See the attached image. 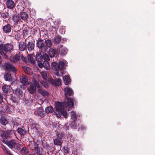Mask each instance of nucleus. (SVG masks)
I'll return each mask as SVG.
<instances>
[{
    "mask_svg": "<svg viewBox=\"0 0 155 155\" xmlns=\"http://www.w3.org/2000/svg\"><path fill=\"white\" fill-rule=\"evenodd\" d=\"M13 46L10 44H0V50L7 52H10L13 49Z\"/></svg>",
    "mask_w": 155,
    "mask_h": 155,
    "instance_id": "423d86ee",
    "label": "nucleus"
},
{
    "mask_svg": "<svg viewBox=\"0 0 155 155\" xmlns=\"http://www.w3.org/2000/svg\"><path fill=\"white\" fill-rule=\"evenodd\" d=\"M22 69L24 71L25 73L31 75L33 74V71L29 67L23 66L22 67Z\"/></svg>",
    "mask_w": 155,
    "mask_h": 155,
    "instance_id": "412c9836",
    "label": "nucleus"
},
{
    "mask_svg": "<svg viewBox=\"0 0 155 155\" xmlns=\"http://www.w3.org/2000/svg\"><path fill=\"white\" fill-rule=\"evenodd\" d=\"M3 99L2 97L0 95V103H1L3 102Z\"/></svg>",
    "mask_w": 155,
    "mask_h": 155,
    "instance_id": "69168bd1",
    "label": "nucleus"
},
{
    "mask_svg": "<svg viewBox=\"0 0 155 155\" xmlns=\"http://www.w3.org/2000/svg\"><path fill=\"white\" fill-rule=\"evenodd\" d=\"M21 145L19 143H16L13 148L15 150H19L21 149Z\"/></svg>",
    "mask_w": 155,
    "mask_h": 155,
    "instance_id": "3c124183",
    "label": "nucleus"
},
{
    "mask_svg": "<svg viewBox=\"0 0 155 155\" xmlns=\"http://www.w3.org/2000/svg\"><path fill=\"white\" fill-rule=\"evenodd\" d=\"M19 49L21 51H24L26 48L27 45L23 41L19 42L18 45Z\"/></svg>",
    "mask_w": 155,
    "mask_h": 155,
    "instance_id": "6ab92c4d",
    "label": "nucleus"
},
{
    "mask_svg": "<svg viewBox=\"0 0 155 155\" xmlns=\"http://www.w3.org/2000/svg\"><path fill=\"white\" fill-rule=\"evenodd\" d=\"M53 145L52 143H46L45 144L44 147L47 150H50L53 147Z\"/></svg>",
    "mask_w": 155,
    "mask_h": 155,
    "instance_id": "72a5a7b5",
    "label": "nucleus"
},
{
    "mask_svg": "<svg viewBox=\"0 0 155 155\" xmlns=\"http://www.w3.org/2000/svg\"><path fill=\"white\" fill-rule=\"evenodd\" d=\"M35 46V44L32 41H28L27 45L26 48L28 49L29 52H31L34 50Z\"/></svg>",
    "mask_w": 155,
    "mask_h": 155,
    "instance_id": "dca6fc26",
    "label": "nucleus"
},
{
    "mask_svg": "<svg viewBox=\"0 0 155 155\" xmlns=\"http://www.w3.org/2000/svg\"><path fill=\"white\" fill-rule=\"evenodd\" d=\"M64 137V135L62 133L58 134V138L54 140V144L59 146L61 145L62 142V140L63 139Z\"/></svg>",
    "mask_w": 155,
    "mask_h": 155,
    "instance_id": "6e6552de",
    "label": "nucleus"
},
{
    "mask_svg": "<svg viewBox=\"0 0 155 155\" xmlns=\"http://www.w3.org/2000/svg\"><path fill=\"white\" fill-rule=\"evenodd\" d=\"M70 149L68 147H64L63 148V150L66 155H71V153L69 151Z\"/></svg>",
    "mask_w": 155,
    "mask_h": 155,
    "instance_id": "4c0bfd02",
    "label": "nucleus"
},
{
    "mask_svg": "<svg viewBox=\"0 0 155 155\" xmlns=\"http://www.w3.org/2000/svg\"><path fill=\"white\" fill-rule=\"evenodd\" d=\"M42 142L41 140H37L36 141L34 140V148H36V147H40V145H41Z\"/></svg>",
    "mask_w": 155,
    "mask_h": 155,
    "instance_id": "f704fd0d",
    "label": "nucleus"
},
{
    "mask_svg": "<svg viewBox=\"0 0 155 155\" xmlns=\"http://www.w3.org/2000/svg\"><path fill=\"white\" fill-rule=\"evenodd\" d=\"M21 92V91L19 89H16L14 91L15 94L18 95L20 94Z\"/></svg>",
    "mask_w": 155,
    "mask_h": 155,
    "instance_id": "864d4df0",
    "label": "nucleus"
},
{
    "mask_svg": "<svg viewBox=\"0 0 155 155\" xmlns=\"http://www.w3.org/2000/svg\"><path fill=\"white\" fill-rule=\"evenodd\" d=\"M71 118L74 120H77V116L74 111H72L71 113Z\"/></svg>",
    "mask_w": 155,
    "mask_h": 155,
    "instance_id": "8fccbe9b",
    "label": "nucleus"
},
{
    "mask_svg": "<svg viewBox=\"0 0 155 155\" xmlns=\"http://www.w3.org/2000/svg\"><path fill=\"white\" fill-rule=\"evenodd\" d=\"M32 125V127L33 128V129H35L36 130V131L37 132L38 131V127L39 126V125L35 123H32V124H31Z\"/></svg>",
    "mask_w": 155,
    "mask_h": 155,
    "instance_id": "09e8293b",
    "label": "nucleus"
},
{
    "mask_svg": "<svg viewBox=\"0 0 155 155\" xmlns=\"http://www.w3.org/2000/svg\"><path fill=\"white\" fill-rule=\"evenodd\" d=\"M12 26L9 24H8L3 26L2 30L3 32L5 33H8L11 32Z\"/></svg>",
    "mask_w": 155,
    "mask_h": 155,
    "instance_id": "ddd939ff",
    "label": "nucleus"
},
{
    "mask_svg": "<svg viewBox=\"0 0 155 155\" xmlns=\"http://www.w3.org/2000/svg\"><path fill=\"white\" fill-rule=\"evenodd\" d=\"M28 92L31 94H33L36 91L37 88L35 86L33 83L30 84L27 88Z\"/></svg>",
    "mask_w": 155,
    "mask_h": 155,
    "instance_id": "2eb2a0df",
    "label": "nucleus"
},
{
    "mask_svg": "<svg viewBox=\"0 0 155 155\" xmlns=\"http://www.w3.org/2000/svg\"><path fill=\"white\" fill-rule=\"evenodd\" d=\"M38 91L39 94L44 96H47L49 95V93L47 91L41 88H38Z\"/></svg>",
    "mask_w": 155,
    "mask_h": 155,
    "instance_id": "393cba45",
    "label": "nucleus"
},
{
    "mask_svg": "<svg viewBox=\"0 0 155 155\" xmlns=\"http://www.w3.org/2000/svg\"><path fill=\"white\" fill-rule=\"evenodd\" d=\"M21 56V54L19 53L16 54L13 56L11 57L10 60L11 61L16 63L20 59Z\"/></svg>",
    "mask_w": 155,
    "mask_h": 155,
    "instance_id": "9d476101",
    "label": "nucleus"
},
{
    "mask_svg": "<svg viewBox=\"0 0 155 155\" xmlns=\"http://www.w3.org/2000/svg\"><path fill=\"white\" fill-rule=\"evenodd\" d=\"M15 38L16 40H19L20 39L21 35L19 33V31H15L14 32Z\"/></svg>",
    "mask_w": 155,
    "mask_h": 155,
    "instance_id": "58836bf2",
    "label": "nucleus"
},
{
    "mask_svg": "<svg viewBox=\"0 0 155 155\" xmlns=\"http://www.w3.org/2000/svg\"><path fill=\"white\" fill-rule=\"evenodd\" d=\"M6 5L8 8L12 9L15 7V4L13 1L8 0L6 2Z\"/></svg>",
    "mask_w": 155,
    "mask_h": 155,
    "instance_id": "aec40b11",
    "label": "nucleus"
},
{
    "mask_svg": "<svg viewBox=\"0 0 155 155\" xmlns=\"http://www.w3.org/2000/svg\"><path fill=\"white\" fill-rule=\"evenodd\" d=\"M45 45L47 48V50L48 49V48H50L51 47L52 45L51 41L49 39L46 40L45 41Z\"/></svg>",
    "mask_w": 155,
    "mask_h": 155,
    "instance_id": "e433bc0d",
    "label": "nucleus"
},
{
    "mask_svg": "<svg viewBox=\"0 0 155 155\" xmlns=\"http://www.w3.org/2000/svg\"><path fill=\"white\" fill-rule=\"evenodd\" d=\"M17 131L19 134L21 135H24L26 133V130L21 128L18 127L17 128Z\"/></svg>",
    "mask_w": 155,
    "mask_h": 155,
    "instance_id": "2f4dec72",
    "label": "nucleus"
},
{
    "mask_svg": "<svg viewBox=\"0 0 155 155\" xmlns=\"http://www.w3.org/2000/svg\"><path fill=\"white\" fill-rule=\"evenodd\" d=\"M21 82L24 85L27 84L29 82H28V78L25 75H23L20 79Z\"/></svg>",
    "mask_w": 155,
    "mask_h": 155,
    "instance_id": "a878e982",
    "label": "nucleus"
},
{
    "mask_svg": "<svg viewBox=\"0 0 155 155\" xmlns=\"http://www.w3.org/2000/svg\"><path fill=\"white\" fill-rule=\"evenodd\" d=\"M44 68L48 70L50 68V65L48 61H43Z\"/></svg>",
    "mask_w": 155,
    "mask_h": 155,
    "instance_id": "37998d69",
    "label": "nucleus"
},
{
    "mask_svg": "<svg viewBox=\"0 0 155 155\" xmlns=\"http://www.w3.org/2000/svg\"><path fill=\"white\" fill-rule=\"evenodd\" d=\"M35 153L37 155H42V149L40 147H36L34 148Z\"/></svg>",
    "mask_w": 155,
    "mask_h": 155,
    "instance_id": "c756f323",
    "label": "nucleus"
},
{
    "mask_svg": "<svg viewBox=\"0 0 155 155\" xmlns=\"http://www.w3.org/2000/svg\"><path fill=\"white\" fill-rule=\"evenodd\" d=\"M56 50L52 48H50L48 52L49 56L51 58H52L56 54Z\"/></svg>",
    "mask_w": 155,
    "mask_h": 155,
    "instance_id": "5701e85b",
    "label": "nucleus"
},
{
    "mask_svg": "<svg viewBox=\"0 0 155 155\" xmlns=\"http://www.w3.org/2000/svg\"><path fill=\"white\" fill-rule=\"evenodd\" d=\"M0 53L1 54V55L4 58H8V57L6 54L3 52V51L2 50V51H0Z\"/></svg>",
    "mask_w": 155,
    "mask_h": 155,
    "instance_id": "5fc2aeb1",
    "label": "nucleus"
},
{
    "mask_svg": "<svg viewBox=\"0 0 155 155\" xmlns=\"http://www.w3.org/2000/svg\"><path fill=\"white\" fill-rule=\"evenodd\" d=\"M21 58L22 61L25 62H26L27 61V58L23 56L21 54Z\"/></svg>",
    "mask_w": 155,
    "mask_h": 155,
    "instance_id": "bf43d9fd",
    "label": "nucleus"
},
{
    "mask_svg": "<svg viewBox=\"0 0 155 155\" xmlns=\"http://www.w3.org/2000/svg\"><path fill=\"white\" fill-rule=\"evenodd\" d=\"M36 46L42 52L47 51V48L43 40L38 39L37 41Z\"/></svg>",
    "mask_w": 155,
    "mask_h": 155,
    "instance_id": "20e7f679",
    "label": "nucleus"
},
{
    "mask_svg": "<svg viewBox=\"0 0 155 155\" xmlns=\"http://www.w3.org/2000/svg\"><path fill=\"white\" fill-rule=\"evenodd\" d=\"M34 84L35 86L36 87H37L38 88H40L41 87V85L39 84L37 81H35L34 82Z\"/></svg>",
    "mask_w": 155,
    "mask_h": 155,
    "instance_id": "6e6d98bb",
    "label": "nucleus"
},
{
    "mask_svg": "<svg viewBox=\"0 0 155 155\" xmlns=\"http://www.w3.org/2000/svg\"><path fill=\"white\" fill-rule=\"evenodd\" d=\"M67 99L68 101V104L69 107H72L74 105V99H72L71 98H66Z\"/></svg>",
    "mask_w": 155,
    "mask_h": 155,
    "instance_id": "bb28decb",
    "label": "nucleus"
},
{
    "mask_svg": "<svg viewBox=\"0 0 155 155\" xmlns=\"http://www.w3.org/2000/svg\"><path fill=\"white\" fill-rule=\"evenodd\" d=\"M63 80L64 83L66 85H68L71 82L70 79L68 76H65L63 78Z\"/></svg>",
    "mask_w": 155,
    "mask_h": 155,
    "instance_id": "7c9ffc66",
    "label": "nucleus"
},
{
    "mask_svg": "<svg viewBox=\"0 0 155 155\" xmlns=\"http://www.w3.org/2000/svg\"><path fill=\"white\" fill-rule=\"evenodd\" d=\"M1 16L4 18H8L9 16V14L8 12H4L1 14Z\"/></svg>",
    "mask_w": 155,
    "mask_h": 155,
    "instance_id": "603ef678",
    "label": "nucleus"
},
{
    "mask_svg": "<svg viewBox=\"0 0 155 155\" xmlns=\"http://www.w3.org/2000/svg\"><path fill=\"white\" fill-rule=\"evenodd\" d=\"M0 122L4 126H5L8 123V121L4 117H1L0 119Z\"/></svg>",
    "mask_w": 155,
    "mask_h": 155,
    "instance_id": "cd10ccee",
    "label": "nucleus"
},
{
    "mask_svg": "<svg viewBox=\"0 0 155 155\" xmlns=\"http://www.w3.org/2000/svg\"><path fill=\"white\" fill-rule=\"evenodd\" d=\"M42 84H43V86L46 88L48 87V84L47 83L45 82L44 83V82H43V83H42Z\"/></svg>",
    "mask_w": 155,
    "mask_h": 155,
    "instance_id": "e2e57ef3",
    "label": "nucleus"
},
{
    "mask_svg": "<svg viewBox=\"0 0 155 155\" xmlns=\"http://www.w3.org/2000/svg\"><path fill=\"white\" fill-rule=\"evenodd\" d=\"M35 114L39 118H43L44 116V111L41 107L38 108L35 111Z\"/></svg>",
    "mask_w": 155,
    "mask_h": 155,
    "instance_id": "1a4fd4ad",
    "label": "nucleus"
},
{
    "mask_svg": "<svg viewBox=\"0 0 155 155\" xmlns=\"http://www.w3.org/2000/svg\"><path fill=\"white\" fill-rule=\"evenodd\" d=\"M45 111L47 113H52L54 111V109L51 106H50L46 108Z\"/></svg>",
    "mask_w": 155,
    "mask_h": 155,
    "instance_id": "79ce46f5",
    "label": "nucleus"
},
{
    "mask_svg": "<svg viewBox=\"0 0 155 155\" xmlns=\"http://www.w3.org/2000/svg\"><path fill=\"white\" fill-rule=\"evenodd\" d=\"M36 60L38 62L43 61V56L41 53L38 52L36 55Z\"/></svg>",
    "mask_w": 155,
    "mask_h": 155,
    "instance_id": "b1692460",
    "label": "nucleus"
},
{
    "mask_svg": "<svg viewBox=\"0 0 155 155\" xmlns=\"http://www.w3.org/2000/svg\"><path fill=\"white\" fill-rule=\"evenodd\" d=\"M54 114L57 117H60L62 114L64 118H67V113L66 111L64 110V105L63 103L56 102Z\"/></svg>",
    "mask_w": 155,
    "mask_h": 155,
    "instance_id": "f257e3e1",
    "label": "nucleus"
},
{
    "mask_svg": "<svg viewBox=\"0 0 155 155\" xmlns=\"http://www.w3.org/2000/svg\"><path fill=\"white\" fill-rule=\"evenodd\" d=\"M29 121L30 123L32 124V123H35L34 120H33L32 119H29Z\"/></svg>",
    "mask_w": 155,
    "mask_h": 155,
    "instance_id": "338daca9",
    "label": "nucleus"
},
{
    "mask_svg": "<svg viewBox=\"0 0 155 155\" xmlns=\"http://www.w3.org/2000/svg\"><path fill=\"white\" fill-rule=\"evenodd\" d=\"M5 108L7 112H12V110L11 109V108L9 107L7 105H6Z\"/></svg>",
    "mask_w": 155,
    "mask_h": 155,
    "instance_id": "4d7b16f0",
    "label": "nucleus"
},
{
    "mask_svg": "<svg viewBox=\"0 0 155 155\" xmlns=\"http://www.w3.org/2000/svg\"><path fill=\"white\" fill-rule=\"evenodd\" d=\"M65 64L63 61H59L58 64L53 62L51 63V68L54 71H56L55 75L58 76L62 75L63 74V70L64 69Z\"/></svg>",
    "mask_w": 155,
    "mask_h": 155,
    "instance_id": "7ed1b4c3",
    "label": "nucleus"
},
{
    "mask_svg": "<svg viewBox=\"0 0 155 155\" xmlns=\"http://www.w3.org/2000/svg\"><path fill=\"white\" fill-rule=\"evenodd\" d=\"M28 58L31 63L32 64H34L35 63V61L32 55H28Z\"/></svg>",
    "mask_w": 155,
    "mask_h": 155,
    "instance_id": "de8ad7c7",
    "label": "nucleus"
},
{
    "mask_svg": "<svg viewBox=\"0 0 155 155\" xmlns=\"http://www.w3.org/2000/svg\"><path fill=\"white\" fill-rule=\"evenodd\" d=\"M28 152L29 149L25 147H22L20 152V153L24 155L27 154Z\"/></svg>",
    "mask_w": 155,
    "mask_h": 155,
    "instance_id": "c85d7f7f",
    "label": "nucleus"
},
{
    "mask_svg": "<svg viewBox=\"0 0 155 155\" xmlns=\"http://www.w3.org/2000/svg\"><path fill=\"white\" fill-rule=\"evenodd\" d=\"M20 16L21 19L26 22L29 17L28 14L25 12H23L20 13Z\"/></svg>",
    "mask_w": 155,
    "mask_h": 155,
    "instance_id": "f3484780",
    "label": "nucleus"
},
{
    "mask_svg": "<svg viewBox=\"0 0 155 155\" xmlns=\"http://www.w3.org/2000/svg\"><path fill=\"white\" fill-rule=\"evenodd\" d=\"M2 142L6 144L8 147L11 149H12L16 143L14 140H10L9 141L7 140H2Z\"/></svg>",
    "mask_w": 155,
    "mask_h": 155,
    "instance_id": "9b49d317",
    "label": "nucleus"
},
{
    "mask_svg": "<svg viewBox=\"0 0 155 155\" xmlns=\"http://www.w3.org/2000/svg\"><path fill=\"white\" fill-rule=\"evenodd\" d=\"M23 33L24 35L26 34V35H28V31L27 29H24L23 30Z\"/></svg>",
    "mask_w": 155,
    "mask_h": 155,
    "instance_id": "0e129e2a",
    "label": "nucleus"
},
{
    "mask_svg": "<svg viewBox=\"0 0 155 155\" xmlns=\"http://www.w3.org/2000/svg\"><path fill=\"white\" fill-rule=\"evenodd\" d=\"M41 74L42 78L45 80H47V73L46 71H42L41 72Z\"/></svg>",
    "mask_w": 155,
    "mask_h": 155,
    "instance_id": "49530a36",
    "label": "nucleus"
},
{
    "mask_svg": "<svg viewBox=\"0 0 155 155\" xmlns=\"http://www.w3.org/2000/svg\"><path fill=\"white\" fill-rule=\"evenodd\" d=\"M64 91L65 92V96L66 98H67L68 96H71L73 94V90L71 88L68 87H66L64 88Z\"/></svg>",
    "mask_w": 155,
    "mask_h": 155,
    "instance_id": "f8f14e48",
    "label": "nucleus"
},
{
    "mask_svg": "<svg viewBox=\"0 0 155 155\" xmlns=\"http://www.w3.org/2000/svg\"><path fill=\"white\" fill-rule=\"evenodd\" d=\"M58 53L61 56H65L67 53V50L66 48L58 50Z\"/></svg>",
    "mask_w": 155,
    "mask_h": 155,
    "instance_id": "4be33fe9",
    "label": "nucleus"
},
{
    "mask_svg": "<svg viewBox=\"0 0 155 155\" xmlns=\"http://www.w3.org/2000/svg\"><path fill=\"white\" fill-rule=\"evenodd\" d=\"M10 87L7 85H4L2 87V90L4 93H7L10 90Z\"/></svg>",
    "mask_w": 155,
    "mask_h": 155,
    "instance_id": "a19ab883",
    "label": "nucleus"
},
{
    "mask_svg": "<svg viewBox=\"0 0 155 155\" xmlns=\"http://www.w3.org/2000/svg\"><path fill=\"white\" fill-rule=\"evenodd\" d=\"M2 147L3 150L5 152L7 155H13L11 154L10 150L5 146H3Z\"/></svg>",
    "mask_w": 155,
    "mask_h": 155,
    "instance_id": "ea45409f",
    "label": "nucleus"
},
{
    "mask_svg": "<svg viewBox=\"0 0 155 155\" xmlns=\"http://www.w3.org/2000/svg\"><path fill=\"white\" fill-rule=\"evenodd\" d=\"M4 67L6 71H12L14 73L16 71V68L15 66L9 62L5 63L4 64Z\"/></svg>",
    "mask_w": 155,
    "mask_h": 155,
    "instance_id": "0eeeda50",
    "label": "nucleus"
},
{
    "mask_svg": "<svg viewBox=\"0 0 155 155\" xmlns=\"http://www.w3.org/2000/svg\"><path fill=\"white\" fill-rule=\"evenodd\" d=\"M61 79H58L54 80L52 79L51 81V83L52 84L54 85L55 86H59L61 84Z\"/></svg>",
    "mask_w": 155,
    "mask_h": 155,
    "instance_id": "a211bd4d",
    "label": "nucleus"
},
{
    "mask_svg": "<svg viewBox=\"0 0 155 155\" xmlns=\"http://www.w3.org/2000/svg\"><path fill=\"white\" fill-rule=\"evenodd\" d=\"M61 40V37L59 36H55L54 38V41L55 44H59Z\"/></svg>",
    "mask_w": 155,
    "mask_h": 155,
    "instance_id": "c9c22d12",
    "label": "nucleus"
},
{
    "mask_svg": "<svg viewBox=\"0 0 155 155\" xmlns=\"http://www.w3.org/2000/svg\"><path fill=\"white\" fill-rule=\"evenodd\" d=\"M85 129V126L81 125L78 128V130H83Z\"/></svg>",
    "mask_w": 155,
    "mask_h": 155,
    "instance_id": "680f3d73",
    "label": "nucleus"
},
{
    "mask_svg": "<svg viewBox=\"0 0 155 155\" xmlns=\"http://www.w3.org/2000/svg\"><path fill=\"white\" fill-rule=\"evenodd\" d=\"M15 134V131L13 130H7L2 131L1 137L3 140H5L10 137L11 135Z\"/></svg>",
    "mask_w": 155,
    "mask_h": 155,
    "instance_id": "39448f33",
    "label": "nucleus"
},
{
    "mask_svg": "<svg viewBox=\"0 0 155 155\" xmlns=\"http://www.w3.org/2000/svg\"><path fill=\"white\" fill-rule=\"evenodd\" d=\"M65 64L63 61H59L58 64L53 62L51 63V68L54 71H56L55 75L58 76L62 75L63 74V70L64 69Z\"/></svg>",
    "mask_w": 155,
    "mask_h": 155,
    "instance_id": "f03ea898",
    "label": "nucleus"
},
{
    "mask_svg": "<svg viewBox=\"0 0 155 155\" xmlns=\"http://www.w3.org/2000/svg\"><path fill=\"white\" fill-rule=\"evenodd\" d=\"M76 120H74L71 121L70 124V125L71 127L72 128L77 129L78 127V125L75 123Z\"/></svg>",
    "mask_w": 155,
    "mask_h": 155,
    "instance_id": "c03bdc74",
    "label": "nucleus"
},
{
    "mask_svg": "<svg viewBox=\"0 0 155 155\" xmlns=\"http://www.w3.org/2000/svg\"><path fill=\"white\" fill-rule=\"evenodd\" d=\"M63 48V45H60V46H59V47L58 50H59V49H62V48Z\"/></svg>",
    "mask_w": 155,
    "mask_h": 155,
    "instance_id": "774afa93",
    "label": "nucleus"
},
{
    "mask_svg": "<svg viewBox=\"0 0 155 155\" xmlns=\"http://www.w3.org/2000/svg\"><path fill=\"white\" fill-rule=\"evenodd\" d=\"M40 63L38 64V66L39 68H41L42 67H44V65L43 62H39Z\"/></svg>",
    "mask_w": 155,
    "mask_h": 155,
    "instance_id": "052dcab7",
    "label": "nucleus"
},
{
    "mask_svg": "<svg viewBox=\"0 0 155 155\" xmlns=\"http://www.w3.org/2000/svg\"><path fill=\"white\" fill-rule=\"evenodd\" d=\"M4 78L6 81H10L12 78L11 74L9 73H5L4 76Z\"/></svg>",
    "mask_w": 155,
    "mask_h": 155,
    "instance_id": "473e14b6",
    "label": "nucleus"
},
{
    "mask_svg": "<svg viewBox=\"0 0 155 155\" xmlns=\"http://www.w3.org/2000/svg\"><path fill=\"white\" fill-rule=\"evenodd\" d=\"M11 99L12 102L14 103H15L17 102L16 98L13 96H11Z\"/></svg>",
    "mask_w": 155,
    "mask_h": 155,
    "instance_id": "13d9d810",
    "label": "nucleus"
},
{
    "mask_svg": "<svg viewBox=\"0 0 155 155\" xmlns=\"http://www.w3.org/2000/svg\"><path fill=\"white\" fill-rule=\"evenodd\" d=\"M12 19L15 24H18V22H21L19 14H14L12 16Z\"/></svg>",
    "mask_w": 155,
    "mask_h": 155,
    "instance_id": "4468645a",
    "label": "nucleus"
},
{
    "mask_svg": "<svg viewBox=\"0 0 155 155\" xmlns=\"http://www.w3.org/2000/svg\"><path fill=\"white\" fill-rule=\"evenodd\" d=\"M50 59L49 56L47 54H44L43 55V61H49Z\"/></svg>",
    "mask_w": 155,
    "mask_h": 155,
    "instance_id": "a18cd8bd",
    "label": "nucleus"
}]
</instances>
